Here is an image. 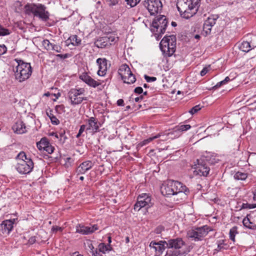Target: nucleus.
Instances as JSON below:
<instances>
[{
  "instance_id": "1",
  "label": "nucleus",
  "mask_w": 256,
  "mask_h": 256,
  "mask_svg": "<svg viewBox=\"0 0 256 256\" xmlns=\"http://www.w3.org/2000/svg\"><path fill=\"white\" fill-rule=\"evenodd\" d=\"M161 192L164 196H175L174 198L179 201L186 199L190 191L182 183L178 181L168 180L166 184H162Z\"/></svg>"
},
{
  "instance_id": "2",
  "label": "nucleus",
  "mask_w": 256,
  "mask_h": 256,
  "mask_svg": "<svg viewBox=\"0 0 256 256\" xmlns=\"http://www.w3.org/2000/svg\"><path fill=\"white\" fill-rule=\"evenodd\" d=\"M200 0H178L176 7L180 16L189 18L198 12Z\"/></svg>"
},
{
  "instance_id": "3",
  "label": "nucleus",
  "mask_w": 256,
  "mask_h": 256,
  "mask_svg": "<svg viewBox=\"0 0 256 256\" xmlns=\"http://www.w3.org/2000/svg\"><path fill=\"white\" fill-rule=\"evenodd\" d=\"M18 66L14 70L16 78L20 82L28 79L32 73V67L30 63L24 62L22 60H16Z\"/></svg>"
},
{
  "instance_id": "4",
  "label": "nucleus",
  "mask_w": 256,
  "mask_h": 256,
  "mask_svg": "<svg viewBox=\"0 0 256 256\" xmlns=\"http://www.w3.org/2000/svg\"><path fill=\"white\" fill-rule=\"evenodd\" d=\"M176 39L174 36H164L160 44V49L164 54L172 56L176 51Z\"/></svg>"
},
{
  "instance_id": "5",
  "label": "nucleus",
  "mask_w": 256,
  "mask_h": 256,
  "mask_svg": "<svg viewBox=\"0 0 256 256\" xmlns=\"http://www.w3.org/2000/svg\"><path fill=\"white\" fill-rule=\"evenodd\" d=\"M25 8L27 13H32L34 16L43 20L46 21L48 19V12L46 11V8L41 4H28Z\"/></svg>"
},
{
  "instance_id": "6",
  "label": "nucleus",
  "mask_w": 256,
  "mask_h": 256,
  "mask_svg": "<svg viewBox=\"0 0 256 256\" xmlns=\"http://www.w3.org/2000/svg\"><path fill=\"white\" fill-rule=\"evenodd\" d=\"M118 72L124 83L132 84L136 80L135 76L132 74L129 66L126 64L121 65Z\"/></svg>"
},
{
  "instance_id": "7",
  "label": "nucleus",
  "mask_w": 256,
  "mask_h": 256,
  "mask_svg": "<svg viewBox=\"0 0 256 256\" xmlns=\"http://www.w3.org/2000/svg\"><path fill=\"white\" fill-rule=\"evenodd\" d=\"M84 90L82 88L78 89L72 88L68 92V98L70 104L74 106L81 104L84 100H86V98H82L80 96L84 94Z\"/></svg>"
},
{
  "instance_id": "8",
  "label": "nucleus",
  "mask_w": 256,
  "mask_h": 256,
  "mask_svg": "<svg viewBox=\"0 0 256 256\" xmlns=\"http://www.w3.org/2000/svg\"><path fill=\"white\" fill-rule=\"evenodd\" d=\"M142 3L151 15H155L162 10V5L160 0H146Z\"/></svg>"
},
{
  "instance_id": "9",
  "label": "nucleus",
  "mask_w": 256,
  "mask_h": 256,
  "mask_svg": "<svg viewBox=\"0 0 256 256\" xmlns=\"http://www.w3.org/2000/svg\"><path fill=\"white\" fill-rule=\"evenodd\" d=\"M208 228L206 226L191 230L188 232V236L193 238L195 241L200 240L208 232Z\"/></svg>"
},
{
  "instance_id": "10",
  "label": "nucleus",
  "mask_w": 256,
  "mask_h": 256,
  "mask_svg": "<svg viewBox=\"0 0 256 256\" xmlns=\"http://www.w3.org/2000/svg\"><path fill=\"white\" fill-rule=\"evenodd\" d=\"M18 172L22 174L30 173L34 168V163L31 158H28L26 160H22L18 162L16 166Z\"/></svg>"
},
{
  "instance_id": "11",
  "label": "nucleus",
  "mask_w": 256,
  "mask_h": 256,
  "mask_svg": "<svg viewBox=\"0 0 256 256\" xmlns=\"http://www.w3.org/2000/svg\"><path fill=\"white\" fill-rule=\"evenodd\" d=\"M168 20L164 16L156 18L152 22V26L156 28V32L164 34L167 26Z\"/></svg>"
},
{
  "instance_id": "12",
  "label": "nucleus",
  "mask_w": 256,
  "mask_h": 256,
  "mask_svg": "<svg viewBox=\"0 0 256 256\" xmlns=\"http://www.w3.org/2000/svg\"><path fill=\"white\" fill-rule=\"evenodd\" d=\"M152 206L150 197L146 194H143L138 197V202L134 206V210H139L142 208H150Z\"/></svg>"
},
{
  "instance_id": "13",
  "label": "nucleus",
  "mask_w": 256,
  "mask_h": 256,
  "mask_svg": "<svg viewBox=\"0 0 256 256\" xmlns=\"http://www.w3.org/2000/svg\"><path fill=\"white\" fill-rule=\"evenodd\" d=\"M86 126V131L94 134L99 131L100 123L94 117H90L84 120Z\"/></svg>"
},
{
  "instance_id": "14",
  "label": "nucleus",
  "mask_w": 256,
  "mask_h": 256,
  "mask_svg": "<svg viewBox=\"0 0 256 256\" xmlns=\"http://www.w3.org/2000/svg\"><path fill=\"white\" fill-rule=\"evenodd\" d=\"M196 164H194V174L200 176H206L210 172V168L205 164L200 163L198 160H196Z\"/></svg>"
},
{
  "instance_id": "15",
  "label": "nucleus",
  "mask_w": 256,
  "mask_h": 256,
  "mask_svg": "<svg viewBox=\"0 0 256 256\" xmlns=\"http://www.w3.org/2000/svg\"><path fill=\"white\" fill-rule=\"evenodd\" d=\"M166 242V247L168 249L174 248L175 250H178L185 245L184 242L180 238L170 239Z\"/></svg>"
},
{
  "instance_id": "16",
  "label": "nucleus",
  "mask_w": 256,
  "mask_h": 256,
  "mask_svg": "<svg viewBox=\"0 0 256 256\" xmlns=\"http://www.w3.org/2000/svg\"><path fill=\"white\" fill-rule=\"evenodd\" d=\"M98 230V226L96 224H94L92 226H86L79 224L76 226V232L82 234H88Z\"/></svg>"
},
{
  "instance_id": "17",
  "label": "nucleus",
  "mask_w": 256,
  "mask_h": 256,
  "mask_svg": "<svg viewBox=\"0 0 256 256\" xmlns=\"http://www.w3.org/2000/svg\"><path fill=\"white\" fill-rule=\"evenodd\" d=\"M166 240H161L158 242L152 241L150 244V246L153 248L157 254H160L166 248H168V247H166Z\"/></svg>"
},
{
  "instance_id": "18",
  "label": "nucleus",
  "mask_w": 256,
  "mask_h": 256,
  "mask_svg": "<svg viewBox=\"0 0 256 256\" xmlns=\"http://www.w3.org/2000/svg\"><path fill=\"white\" fill-rule=\"evenodd\" d=\"M93 166V163L90 160H87L82 162L77 168L76 172L78 174H85Z\"/></svg>"
},
{
  "instance_id": "19",
  "label": "nucleus",
  "mask_w": 256,
  "mask_h": 256,
  "mask_svg": "<svg viewBox=\"0 0 256 256\" xmlns=\"http://www.w3.org/2000/svg\"><path fill=\"white\" fill-rule=\"evenodd\" d=\"M96 63L99 67V70L98 72V75L104 76L106 74L107 70V60L104 58H98L96 60Z\"/></svg>"
},
{
  "instance_id": "20",
  "label": "nucleus",
  "mask_w": 256,
  "mask_h": 256,
  "mask_svg": "<svg viewBox=\"0 0 256 256\" xmlns=\"http://www.w3.org/2000/svg\"><path fill=\"white\" fill-rule=\"evenodd\" d=\"M14 132L18 134H22L26 132V127L21 120H17L12 126Z\"/></svg>"
},
{
  "instance_id": "21",
  "label": "nucleus",
  "mask_w": 256,
  "mask_h": 256,
  "mask_svg": "<svg viewBox=\"0 0 256 256\" xmlns=\"http://www.w3.org/2000/svg\"><path fill=\"white\" fill-rule=\"evenodd\" d=\"M80 78L88 85L94 88H96L100 84V82L95 80L86 74L80 76Z\"/></svg>"
},
{
  "instance_id": "22",
  "label": "nucleus",
  "mask_w": 256,
  "mask_h": 256,
  "mask_svg": "<svg viewBox=\"0 0 256 256\" xmlns=\"http://www.w3.org/2000/svg\"><path fill=\"white\" fill-rule=\"evenodd\" d=\"M254 47H256V44H254L252 43L251 45L250 43L248 42H243L238 46L239 49L246 52H248L252 49V48H254Z\"/></svg>"
},
{
  "instance_id": "23",
  "label": "nucleus",
  "mask_w": 256,
  "mask_h": 256,
  "mask_svg": "<svg viewBox=\"0 0 256 256\" xmlns=\"http://www.w3.org/2000/svg\"><path fill=\"white\" fill-rule=\"evenodd\" d=\"M1 226L4 232L8 234L13 228V222L11 220H6L2 222Z\"/></svg>"
},
{
  "instance_id": "24",
  "label": "nucleus",
  "mask_w": 256,
  "mask_h": 256,
  "mask_svg": "<svg viewBox=\"0 0 256 256\" xmlns=\"http://www.w3.org/2000/svg\"><path fill=\"white\" fill-rule=\"evenodd\" d=\"M108 36H104L100 38L96 42V46L98 48H104L106 46H110V42H108Z\"/></svg>"
},
{
  "instance_id": "25",
  "label": "nucleus",
  "mask_w": 256,
  "mask_h": 256,
  "mask_svg": "<svg viewBox=\"0 0 256 256\" xmlns=\"http://www.w3.org/2000/svg\"><path fill=\"white\" fill-rule=\"evenodd\" d=\"M184 252L180 250L169 249L167 250L165 256H184Z\"/></svg>"
},
{
  "instance_id": "26",
  "label": "nucleus",
  "mask_w": 256,
  "mask_h": 256,
  "mask_svg": "<svg viewBox=\"0 0 256 256\" xmlns=\"http://www.w3.org/2000/svg\"><path fill=\"white\" fill-rule=\"evenodd\" d=\"M49 142L46 138H43L41 140L37 142V147L39 150H44L47 146L49 144Z\"/></svg>"
},
{
  "instance_id": "27",
  "label": "nucleus",
  "mask_w": 256,
  "mask_h": 256,
  "mask_svg": "<svg viewBox=\"0 0 256 256\" xmlns=\"http://www.w3.org/2000/svg\"><path fill=\"white\" fill-rule=\"evenodd\" d=\"M67 41H70V42L74 46H78L81 44V40L76 35L71 36Z\"/></svg>"
},
{
  "instance_id": "28",
  "label": "nucleus",
  "mask_w": 256,
  "mask_h": 256,
  "mask_svg": "<svg viewBox=\"0 0 256 256\" xmlns=\"http://www.w3.org/2000/svg\"><path fill=\"white\" fill-rule=\"evenodd\" d=\"M218 16L217 15H212L209 16L206 20V24H208L210 25L214 26L216 24V21L218 18Z\"/></svg>"
},
{
  "instance_id": "29",
  "label": "nucleus",
  "mask_w": 256,
  "mask_h": 256,
  "mask_svg": "<svg viewBox=\"0 0 256 256\" xmlns=\"http://www.w3.org/2000/svg\"><path fill=\"white\" fill-rule=\"evenodd\" d=\"M247 178V174L244 172H238L234 175V178L237 180H244Z\"/></svg>"
},
{
  "instance_id": "30",
  "label": "nucleus",
  "mask_w": 256,
  "mask_h": 256,
  "mask_svg": "<svg viewBox=\"0 0 256 256\" xmlns=\"http://www.w3.org/2000/svg\"><path fill=\"white\" fill-rule=\"evenodd\" d=\"M191 128L190 124H182L176 126L174 131L176 132H183L190 129Z\"/></svg>"
},
{
  "instance_id": "31",
  "label": "nucleus",
  "mask_w": 256,
  "mask_h": 256,
  "mask_svg": "<svg viewBox=\"0 0 256 256\" xmlns=\"http://www.w3.org/2000/svg\"><path fill=\"white\" fill-rule=\"evenodd\" d=\"M46 114L48 116L50 119L51 122L52 124L57 125L60 123L58 120L54 116L52 111H50L49 112H47Z\"/></svg>"
},
{
  "instance_id": "32",
  "label": "nucleus",
  "mask_w": 256,
  "mask_h": 256,
  "mask_svg": "<svg viewBox=\"0 0 256 256\" xmlns=\"http://www.w3.org/2000/svg\"><path fill=\"white\" fill-rule=\"evenodd\" d=\"M250 215L248 214L246 217L245 218L244 220H243V224L244 225L248 228H250V229H252L253 228V227L254 226L253 224L250 222L249 218H248V216H249Z\"/></svg>"
},
{
  "instance_id": "33",
  "label": "nucleus",
  "mask_w": 256,
  "mask_h": 256,
  "mask_svg": "<svg viewBox=\"0 0 256 256\" xmlns=\"http://www.w3.org/2000/svg\"><path fill=\"white\" fill-rule=\"evenodd\" d=\"M28 158H28L26 153L24 152H20L16 158V160L17 162L22 160H26Z\"/></svg>"
},
{
  "instance_id": "34",
  "label": "nucleus",
  "mask_w": 256,
  "mask_h": 256,
  "mask_svg": "<svg viewBox=\"0 0 256 256\" xmlns=\"http://www.w3.org/2000/svg\"><path fill=\"white\" fill-rule=\"evenodd\" d=\"M238 234L237 227H232L230 231V238L233 242L235 241V236Z\"/></svg>"
},
{
  "instance_id": "35",
  "label": "nucleus",
  "mask_w": 256,
  "mask_h": 256,
  "mask_svg": "<svg viewBox=\"0 0 256 256\" xmlns=\"http://www.w3.org/2000/svg\"><path fill=\"white\" fill-rule=\"evenodd\" d=\"M159 136H160V134H158L156 136H153V137H152V138H148L146 140H143L142 142H140L138 144V146H144V145H146V144H148V143H149L151 141H152L154 139L158 138Z\"/></svg>"
},
{
  "instance_id": "36",
  "label": "nucleus",
  "mask_w": 256,
  "mask_h": 256,
  "mask_svg": "<svg viewBox=\"0 0 256 256\" xmlns=\"http://www.w3.org/2000/svg\"><path fill=\"white\" fill-rule=\"evenodd\" d=\"M248 161H249L252 164L256 166V154H251L248 158Z\"/></svg>"
},
{
  "instance_id": "37",
  "label": "nucleus",
  "mask_w": 256,
  "mask_h": 256,
  "mask_svg": "<svg viewBox=\"0 0 256 256\" xmlns=\"http://www.w3.org/2000/svg\"><path fill=\"white\" fill-rule=\"evenodd\" d=\"M52 44H51L48 40H44L42 42L43 46L47 50H51Z\"/></svg>"
},
{
  "instance_id": "38",
  "label": "nucleus",
  "mask_w": 256,
  "mask_h": 256,
  "mask_svg": "<svg viewBox=\"0 0 256 256\" xmlns=\"http://www.w3.org/2000/svg\"><path fill=\"white\" fill-rule=\"evenodd\" d=\"M126 4L129 5L130 8L136 6L140 0H125Z\"/></svg>"
},
{
  "instance_id": "39",
  "label": "nucleus",
  "mask_w": 256,
  "mask_h": 256,
  "mask_svg": "<svg viewBox=\"0 0 256 256\" xmlns=\"http://www.w3.org/2000/svg\"><path fill=\"white\" fill-rule=\"evenodd\" d=\"M108 247H110V245L106 246L104 244H100L99 245V251L100 252L105 253L106 251L109 250Z\"/></svg>"
},
{
  "instance_id": "40",
  "label": "nucleus",
  "mask_w": 256,
  "mask_h": 256,
  "mask_svg": "<svg viewBox=\"0 0 256 256\" xmlns=\"http://www.w3.org/2000/svg\"><path fill=\"white\" fill-rule=\"evenodd\" d=\"M64 160L65 161L64 166L66 168L71 166L72 163L74 162V160L70 157L64 158Z\"/></svg>"
},
{
  "instance_id": "41",
  "label": "nucleus",
  "mask_w": 256,
  "mask_h": 256,
  "mask_svg": "<svg viewBox=\"0 0 256 256\" xmlns=\"http://www.w3.org/2000/svg\"><path fill=\"white\" fill-rule=\"evenodd\" d=\"M212 26V25H210L208 24H206V22L205 21L203 26L204 30L206 32V34H208L210 32Z\"/></svg>"
},
{
  "instance_id": "42",
  "label": "nucleus",
  "mask_w": 256,
  "mask_h": 256,
  "mask_svg": "<svg viewBox=\"0 0 256 256\" xmlns=\"http://www.w3.org/2000/svg\"><path fill=\"white\" fill-rule=\"evenodd\" d=\"M256 208V204H249L248 203H246V204H242V208H244V209H245V208L251 209V208Z\"/></svg>"
},
{
  "instance_id": "43",
  "label": "nucleus",
  "mask_w": 256,
  "mask_h": 256,
  "mask_svg": "<svg viewBox=\"0 0 256 256\" xmlns=\"http://www.w3.org/2000/svg\"><path fill=\"white\" fill-rule=\"evenodd\" d=\"M85 130H86V124H82L80 126L79 132L76 136V138H78Z\"/></svg>"
},
{
  "instance_id": "44",
  "label": "nucleus",
  "mask_w": 256,
  "mask_h": 256,
  "mask_svg": "<svg viewBox=\"0 0 256 256\" xmlns=\"http://www.w3.org/2000/svg\"><path fill=\"white\" fill-rule=\"evenodd\" d=\"M201 109L200 105H196L195 106L193 107L189 111V112L192 114H194L196 113L198 111H199Z\"/></svg>"
},
{
  "instance_id": "45",
  "label": "nucleus",
  "mask_w": 256,
  "mask_h": 256,
  "mask_svg": "<svg viewBox=\"0 0 256 256\" xmlns=\"http://www.w3.org/2000/svg\"><path fill=\"white\" fill-rule=\"evenodd\" d=\"M54 147L52 146L50 143L46 146V148L44 149V150H46V152H48V154H52L54 152Z\"/></svg>"
},
{
  "instance_id": "46",
  "label": "nucleus",
  "mask_w": 256,
  "mask_h": 256,
  "mask_svg": "<svg viewBox=\"0 0 256 256\" xmlns=\"http://www.w3.org/2000/svg\"><path fill=\"white\" fill-rule=\"evenodd\" d=\"M210 70V65L204 67L202 70L200 72V76H204Z\"/></svg>"
},
{
  "instance_id": "47",
  "label": "nucleus",
  "mask_w": 256,
  "mask_h": 256,
  "mask_svg": "<svg viewBox=\"0 0 256 256\" xmlns=\"http://www.w3.org/2000/svg\"><path fill=\"white\" fill-rule=\"evenodd\" d=\"M230 79L229 78V77L228 76H226L225 79L221 82H220L218 83L216 86H215V87H216V88H218V87H220V86L222 84H226L227 82H228V81H230Z\"/></svg>"
},
{
  "instance_id": "48",
  "label": "nucleus",
  "mask_w": 256,
  "mask_h": 256,
  "mask_svg": "<svg viewBox=\"0 0 256 256\" xmlns=\"http://www.w3.org/2000/svg\"><path fill=\"white\" fill-rule=\"evenodd\" d=\"M8 34H9V32H8V30L2 28L0 25V36H5V35H7Z\"/></svg>"
},
{
  "instance_id": "49",
  "label": "nucleus",
  "mask_w": 256,
  "mask_h": 256,
  "mask_svg": "<svg viewBox=\"0 0 256 256\" xmlns=\"http://www.w3.org/2000/svg\"><path fill=\"white\" fill-rule=\"evenodd\" d=\"M164 227L162 226H159L154 230V232L156 234H160L164 230Z\"/></svg>"
},
{
  "instance_id": "50",
  "label": "nucleus",
  "mask_w": 256,
  "mask_h": 256,
  "mask_svg": "<svg viewBox=\"0 0 256 256\" xmlns=\"http://www.w3.org/2000/svg\"><path fill=\"white\" fill-rule=\"evenodd\" d=\"M62 48L56 44H52V48L51 50H55L58 52H61Z\"/></svg>"
},
{
  "instance_id": "51",
  "label": "nucleus",
  "mask_w": 256,
  "mask_h": 256,
  "mask_svg": "<svg viewBox=\"0 0 256 256\" xmlns=\"http://www.w3.org/2000/svg\"><path fill=\"white\" fill-rule=\"evenodd\" d=\"M144 78L148 82H154L156 80V77H150L146 75L144 76Z\"/></svg>"
},
{
  "instance_id": "52",
  "label": "nucleus",
  "mask_w": 256,
  "mask_h": 256,
  "mask_svg": "<svg viewBox=\"0 0 256 256\" xmlns=\"http://www.w3.org/2000/svg\"><path fill=\"white\" fill-rule=\"evenodd\" d=\"M6 52V48L4 44H0V56L5 54Z\"/></svg>"
},
{
  "instance_id": "53",
  "label": "nucleus",
  "mask_w": 256,
  "mask_h": 256,
  "mask_svg": "<svg viewBox=\"0 0 256 256\" xmlns=\"http://www.w3.org/2000/svg\"><path fill=\"white\" fill-rule=\"evenodd\" d=\"M52 230L53 232H56L58 230L62 232L63 228L62 227H59L58 226H52Z\"/></svg>"
},
{
  "instance_id": "54",
  "label": "nucleus",
  "mask_w": 256,
  "mask_h": 256,
  "mask_svg": "<svg viewBox=\"0 0 256 256\" xmlns=\"http://www.w3.org/2000/svg\"><path fill=\"white\" fill-rule=\"evenodd\" d=\"M106 2H109L110 6H115L118 3V0H106Z\"/></svg>"
},
{
  "instance_id": "55",
  "label": "nucleus",
  "mask_w": 256,
  "mask_h": 256,
  "mask_svg": "<svg viewBox=\"0 0 256 256\" xmlns=\"http://www.w3.org/2000/svg\"><path fill=\"white\" fill-rule=\"evenodd\" d=\"M134 92L135 93L140 94L143 92V90L142 88L138 86L135 88Z\"/></svg>"
},
{
  "instance_id": "56",
  "label": "nucleus",
  "mask_w": 256,
  "mask_h": 256,
  "mask_svg": "<svg viewBox=\"0 0 256 256\" xmlns=\"http://www.w3.org/2000/svg\"><path fill=\"white\" fill-rule=\"evenodd\" d=\"M87 244H88V248L90 249V252L91 253H92V251H96V250H94V247L90 242H88L87 243Z\"/></svg>"
},
{
  "instance_id": "57",
  "label": "nucleus",
  "mask_w": 256,
  "mask_h": 256,
  "mask_svg": "<svg viewBox=\"0 0 256 256\" xmlns=\"http://www.w3.org/2000/svg\"><path fill=\"white\" fill-rule=\"evenodd\" d=\"M92 256H102V255L100 254V252H98L96 250L92 252Z\"/></svg>"
},
{
  "instance_id": "58",
  "label": "nucleus",
  "mask_w": 256,
  "mask_h": 256,
  "mask_svg": "<svg viewBox=\"0 0 256 256\" xmlns=\"http://www.w3.org/2000/svg\"><path fill=\"white\" fill-rule=\"evenodd\" d=\"M108 42H110V46L112 44V42H114L115 38L114 36H108Z\"/></svg>"
},
{
  "instance_id": "59",
  "label": "nucleus",
  "mask_w": 256,
  "mask_h": 256,
  "mask_svg": "<svg viewBox=\"0 0 256 256\" xmlns=\"http://www.w3.org/2000/svg\"><path fill=\"white\" fill-rule=\"evenodd\" d=\"M68 54H58L56 55L57 57L60 58H66L68 57Z\"/></svg>"
},
{
  "instance_id": "60",
  "label": "nucleus",
  "mask_w": 256,
  "mask_h": 256,
  "mask_svg": "<svg viewBox=\"0 0 256 256\" xmlns=\"http://www.w3.org/2000/svg\"><path fill=\"white\" fill-rule=\"evenodd\" d=\"M124 100L122 99H119L117 101V104L119 106H123L124 105Z\"/></svg>"
},
{
  "instance_id": "61",
  "label": "nucleus",
  "mask_w": 256,
  "mask_h": 256,
  "mask_svg": "<svg viewBox=\"0 0 256 256\" xmlns=\"http://www.w3.org/2000/svg\"><path fill=\"white\" fill-rule=\"evenodd\" d=\"M143 99V96H140L139 97H137V98H134V100L136 102H139L140 100H142Z\"/></svg>"
},
{
  "instance_id": "62",
  "label": "nucleus",
  "mask_w": 256,
  "mask_h": 256,
  "mask_svg": "<svg viewBox=\"0 0 256 256\" xmlns=\"http://www.w3.org/2000/svg\"><path fill=\"white\" fill-rule=\"evenodd\" d=\"M36 242V238L34 237H32L31 238H30V239L29 240V242L31 244H34V242Z\"/></svg>"
},
{
  "instance_id": "63",
  "label": "nucleus",
  "mask_w": 256,
  "mask_h": 256,
  "mask_svg": "<svg viewBox=\"0 0 256 256\" xmlns=\"http://www.w3.org/2000/svg\"><path fill=\"white\" fill-rule=\"evenodd\" d=\"M72 256H83L82 254H78L76 252H74L72 254Z\"/></svg>"
},
{
  "instance_id": "64",
  "label": "nucleus",
  "mask_w": 256,
  "mask_h": 256,
  "mask_svg": "<svg viewBox=\"0 0 256 256\" xmlns=\"http://www.w3.org/2000/svg\"><path fill=\"white\" fill-rule=\"evenodd\" d=\"M254 200H256V190L254 192Z\"/></svg>"
}]
</instances>
